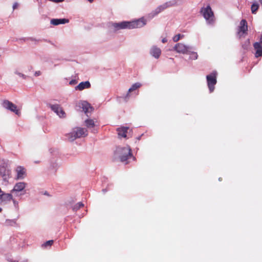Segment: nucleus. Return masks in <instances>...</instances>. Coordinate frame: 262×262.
Masks as SVG:
<instances>
[{
    "label": "nucleus",
    "mask_w": 262,
    "mask_h": 262,
    "mask_svg": "<svg viewBox=\"0 0 262 262\" xmlns=\"http://www.w3.org/2000/svg\"><path fill=\"white\" fill-rule=\"evenodd\" d=\"M2 105L3 107L6 109L10 110L16 115H19L20 113V108L18 107L15 104L8 100H4L3 101Z\"/></svg>",
    "instance_id": "423d86ee"
},
{
    "label": "nucleus",
    "mask_w": 262,
    "mask_h": 262,
    "mask_svg": "<svg viewBox=\"0 0 262 262\" xmlns=\"http://www.w3.org/2000/svg\"><path fill=\"white\" fill-rule=\"evenodd\" d=\"M129 129L128 127L122 126L117 129L118 136L120 138H126L127 130Z\"/></svg>",
    "instance_id": "4468645a"
},
{
    "label": "nucleus",
    "mask_w": 262,
    "mask_h": 262,
    "mask_svg": "<svg viewBox=\"0 0 262 262\" xmlns=\"http://www.w3.org/2000/svg\"><path fill=\"white\" fill-rule=\"evenodd\" d=\"M115 156L122 162H125L132 156L131 149L129 147H118L115 152Z\"/></svg>",
    "instance_id": "f03ea898"
},
{
    "label": "nucleus",
    "mask_w": 262,
    "mask_h": 262,
    "mask_svg": "<svg viewBox=\"0 0 262 262\" xmlns=\"http://www.w3.org/2000/svg\"><path fill=\"white\" fill-rule=\"evenodd\" d=\"M18 7V4L17 3H15L13 5V9H15Z\"/></svg>",
    "instance_id": "bb28decb"
},
{
    "label": "nucleus",
    "mask_w": 262,
    "mask_h": 262,
    "mask_svg": "<svg viewBox=\"0 0 262 262\" xmlns=\"http://www.w3.org/2000/svg\"><path fill=\"white\" fill-rule=\"evenodd\" d=\"M259 8V5L257 3H253L251 6V12L253 14H255Z\"/></svg>",
    "instance_id": "412c9836"
},
{
    "label": "nucleus",
    "mask_w": 262,
    "mask_h": 262,
    "mask_svg": "<svg viewBox=\"0 0 262 262\" xmlns=\"http://www.w3.org/2000/svg\"><path fill=\"white\" fill-rule=\"evenodd\" d=\"M2 210V208H0V212H1Z\"/></svg>",
    "instance_id": "2f4dec72"
},
{
    "label": "nucleus",
    "mask_w": 262,
    "mask_h": 262,
    "mask_svg": "<svg viewBox=\"0 0 262 262\" xmlns=\"http://www.w3.org/2000/svg\"><path fill=\"white\" fill-rule=\"evenodd\" d=\"M255 50V56L256 58L262 56V46L259 42H256L253 44Z\"/></svg>",
    "instance_id": "f8f14e48"
},
{
    "label": "nucleus",
    "mask_w": 262,
    "mask_h": 262,
    "mask_svg": "<svg viewBox=\"0 0 262 262\" xmlns=\"http://www.w3.org/2000/svg\"><path fill=\"white\" fill-rule=\"evenodd\" d=\"M12 200L13 197L11 194L4 193L1 190V193H0L1 202L7 203L10 202Z\"/></svg>",
    "instance_id": "9d476101"
},
{
    "label": "nucleus",
    "mask_w": 262,
    "mask_h": 262,
    "mask_svg": "<svg viewBox=\"0 0 262 262\" xmlns=\"http://www.w3.org/2000/svg\"><path fill=\"white\" fill-rule=\"evenodd\" d=\"M69 20L66 18L52 19L51 20V24L57 26L60 24H64L69 23Z\"/></svg>",
    "instance_id": "a211bd4d"
},
{
    "label": "nucleus",
    "mask_w": 262,
    "mask_h": 262,
    "mask_svg": "<svg viewBox=\"0 0 262 262\" xmlns=\"http://www.w3.org/2000/svg\"><path fill=\"white\" fill-rule=\"evenodd\" d=\"M189 47L186 46V45L181 43H178L176 44L174 47V49L178 52L182 54H186L188 52Z\"/></svg>",
    "instance_id": "1a4fd4ad"
},
{
    "label": "nucleus",
    "mask_w": 262,
    "mask_h": 262,
    "mask_svg": "<svg viewBox=\"0 0 262 262\" xmlns=\"http://www.w3.org/2000/svg\"><path fill=\"white\" fill-rule=\"evenodd\" d=\"M170 5L168 3H165L161 6H160L156 10L157 13H159L165 9L169 7Z\"/></svg>",
    "instance_id": "aec40b11"
},
{
    "label": "nucleus",
    "mask_w": 262,
    "mask_h": 262,
    "mask_svg": "<svg viewBox=\"0 0 262 262\" xmlns=\"http://www.w3.org/2000/svg\"><path fill=\"white\" fill-rule=\"evenodd\" d=\"M86 126L88 128L93 127L95 126L94 121L91 119H88L85 121Z\"/></svg>",
    "instance_id": "4be33fe9"
},
{
    "label": "nucleus",
    "mask_w": 262,
    "mask_h": 262,
    "mask_svg": "<svg viewBox=\"0 0 262 262\" xmlns=\"http://www.w3.org/2000/svg\"><path fill=\"white\" fill-rule=\"evenodd\" d=\"M40 74H41V72L40 71H36L35 73V76H39Z\"/></svg>",
    "instance_id": "cd10ccee"
},
{
    "label": "nucleus",
    "mask_w": 262,
    "mask_h": 262,
    "mask_svg": "<svg viewBox=\"0 0 262 262\" xmlns=\"http://www.w3.org/2000/svg\"><path fill=\"white\" fill-rule=\"evenodd\" d=\"M89 2L92 3L94 0H88Z\"/></svg>",
    "instance_id": "7c9ffc66"
},
{
    "label": "nucleus",
    "mask_w": 262,
    "mask_h": 262,
    "mask_svg": "<svg viewBox=\"0 0 262 262\" xmlns=\"http://www.w3.org/2000/svg\"><path fill=\"white\" fill-rule=\"evenodd\" d=\"M201 13L209 24H212L214 21V16L210 6L203 7L201 10Z\"/></svg>",
    "instance_id": "20e7f679"
},
{
    "label": "nucleus",
    "mask_w": 262,
    "mask_h": 262,
    "mask_svg": "<svg viewBox=\"0 0 262 262\" xmlns=\"http://www.w3.org/2000/svg\"><path fill=\"white\" fill-rule=\"evenodd\" d=\"M50 108L57 115H64L65 114L63 108L59 104L51 105Z\"/></svg>",
    "instance_id": "ddd939ff"
},
{
    "label": "nucleus",
    "mask_w": 262,
    "mask_h": 262,
    "mask_svg": "<svg viewBox=\"0 0 262 262\" xmlns=\"http://www.w3.org/2000/svg\"><path fill=\"white\" fill-rule=\"evenodd\" d=\"M53 243H54L53 240H50V241H47L46 243H45L42 245V246L45 247H47L48 246H51L53 245Z\"/></svg>",
    "instance_id": "b1692460"
},
{
    "label": "nucleus",
    "mask_w": 262,
    "mask_h": 262,
    "mask_svg": "<svg viewBox=\"0 0 262 262\" xmlns=\"http://www.w3.org/2000/svg\"><path fill=\"white\" fill-rule=\"evenodd\" d=\"M247 22L245 19H242L240 22L239 26L238 28V34L241 36L245 34H247Z\"/></svg>",
    "instance_id": "0eeeda50"
},
{
    "label": "nucleus",
    "mask_w": 262,
    "mask_h": 262,
    "mask_svg": "<svg viewBox=\"0 0 262 262\" xmlns=\"http://www.w3.org/2000/svg\"><path fill=\"white\" fill-rule=\"evenodd\" d=\"M16 170L17 172V178L18 179H21L25 177L26 170L23 167L18 166Z\"/></svg>",
    "instance_id": "dca6fc26"
},
{
    "label": "nucleus",
    "mask_w": 262,
    "mask_h": 262,
    "mask_svg": "<svg viewBox=\"0 0 262 262\" xmlns=\"http://www.w3.org/2000/svg\"><path fill=\"white\" fill-rule=\"evenodd\" d=\"M145 25V23L143 19H138L133 21H122L119 23H113L112 26L115 31L120 29L141 28Z\"/></svg>",
    "instance_id": "f257e3e1"
},
{
    "label": "nucleus",
    "mask_w": 262,
    "mask_h": 262,
    "mask_svg": "<svg viewBox=\"0 0 262 262\" xmlns=\"http://www.w3.org/2000/svg\"><path fill=\"white\" fill-rule=\"evenodd\" d=\"M26 185V184L24 182L17 183L15 185L13 189L11 190V192L20 191L25 188Z\"/></svg>",
    "instance_id": "f3484780"
},
{
    "label": "nucleus",
    "mask_w": 262,
    "mask_h": 262,
    "mask_svg": "<svg viewBox=\"0 0 262 262\" xmlns=\"http://www.w3.org/2000/svg\"><path fill=\"white\" fill-rule=\"evenodd\" d=\"M91 87V84L89 81H86L80 82L77 86H76L75 89L79 91H82L85 89H89Z\"/></svg>",
    "instance_id": "2eb2a0df"
},
{
    "label": "nucleus",
    "mask_w": 262,
    "mask_h": 262,
    "mask_svg": "<svg viewBox=\"0 0 262 262\" xmlns=\"http://www.w3.org/2000/svg\"><path fill=\"white\" fill-rule=\"evenodd\" d=\"M84 206V204L82 202H79L75 204L73 208V209L74 211H77L80 208L83 207Z\"/></svg>",
    "instance_id": "5701e85b"
},
{
    "label": "nucleus",
    "mask_w": 262,
    "mask_h": 262,
    "mask_svg": "<svg viewBox=\"0 0 262 262\" xmlns=\"http://www.w3.org/2000/svg\"><path fill=\"white\" fill-rule=\"evenodd\" d=\"M183 35L181 36V34H179L176 35H175L173 38V40L174 42H177L179 40L181 36H183Z\"/></svg>",
    "instance_id": "393cba45"
},
{
    "label": "nucleus",
    "mask_w": 262,
    "mask_h": 262,
    "mask_svg": "<svg viewBox=\"0 0 262 262\" xmlns=\"http://www.w3.org/2000/svg\"><path fill=\"white\" fill-rule=\"evenodd\" d=\"M88 134V132L86 128L77 127L73 128V130L67 136L69 140L72 141L77 138L84 137Z\"/></svg>",
    "instance_id": "7ed1b4c3"
},
{
    "label": "nucleus",
    "mask_w": 262,
    "mask_h": 262,
    "mask_svg": "<svg viewBox=\"0 0 262 262\" xmlns=\"http://www.w3.org/2000/svg\"><path fill=\"white\" fill-rule=\"evenodd\" d=\"M259 42H260V44L262 45V35L260 36Z\"/></svg>",
    "instance_id": "c85d7f7f"
},
{
    "label": "nucleus",
    "mask_w": 262,
    "mask_h": 262,
    "mask_svg": "<svg viewBox=\"0 0 262 262\" xmlns=\"http://www.w3.org/2000/svg\"><path fill=\"white\" fill-rule=\"evenodd\" d=\"M166 41V39L164 38V39H162V42H163V43L165 42Z\"/></svg>",
    "instance_id": "c756f323"
},
{
    "label": "nucleus",
    "mask_w": 262,
    "mask_h": 262,
    "mask_svg": "<svg viewBox=\"0 0 262 262\" xmlns=\"http://www.w3.org/2000/svg\"><path fill=\"white\" fill-rule=\"evenodd\" d=\"M190 58L192 59H196L198 58V55L196 52H191Z\"/></svg>",
    "instance_id": "a878e982"
},
{
    "label": "nucleus",
    "mask_w": 262,
    "mask_h": 262,
    "mask_svg": "<svg viewBox=\"0 0 262 262\" xmlns=\"http://www.w3.org/2000/svg\"><path fill=\"white\" fill-rule=\"evenodd\" d=\"M216 75V72H213L210 75H208L206 76L207 85L211 93L214 91V85L217 82Z\"/></svg>",
    "instance_id": "39448f33"
},
{
    "label": "nucleus",
    "mask_w": 262,
    "mask_h": 262,
    "mask_svg": "<svg viewBox=\"0 0 262 262\" xmlns=\"http://www.w3.org/2000/svg\"><path fill=\"white\" fill-rule=\"evenodd\" d=\"M79 106L82 109L84 113H92L94 110L93 106L86 101H81L79 103Z\"/></svg>",
    "instance_id": "6e6552de"
},
{
    "label": "nucleus",
    "mask_w": 262,
    "mask_h": 262,
    "mask_svg": "<svg viewBox=\"0 0 262 262\" xmlns=\"http://www.w3.org/2000/svg\"><path fill=\"white\" fill-rule=\"evenodd\" d=\"M141 86V84L139 82H137L132 85V86L129 89L128 93H130L137 89L139 88ZM129 96V94H127L126 97Z\"/></svg>",
    "instance_id": "6ab92c4d"
},
{
    "label": "nucleus",
    "mask_w": 262,
    "mask_h": 262,
    "mask_svg": "<svg viewBox=\"0 0 262 262\" xmlns=\"http://www.w3.org/2000/svg\"><path fill=\"white\" fill-rule=\"evenodd\" d=\"M149 52L150 55L156 59L159 58L161 54V49L155 46L150 48Z\"/></svg>",
    "instance_id": "9b49d317"
}]
</instances>
